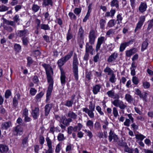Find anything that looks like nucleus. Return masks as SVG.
<instances>
[{
	"label": "nucleus",
	"instance_id": "e2e57ef3",
	"mask_svg": "<svg viewBox=\"0 0 153 153\" xmlns=\"http://www.w3.org/2000/svg\"><path fill=\"white\" fill-rule=\"evenodd\" d=\"M105 41V37L103 36H101L100 37L98 38L97 42L101 44L104 42Z\"/></svg>",
	"mask_w": 153,
	"mask_h": 153
},
{
	"label": "nucleus",
	"instance_id": "6e6d98bb",
	"mask_svg": "<svg viewBox=\"0 0 153 153\" xmlns=\"http://www.w3.org/2000/svg\"><path fill=\"white\" fill-rule=\"evenodd\" d=\"M11 91L9 90H7L6 91L5 94V97L6 99H8L9 97L11 95Z\"/></svg>",
	"mask_w": 153,
	"mask_h": 153
},
{
	"label": "nucleus",
	"instance_id": "c03bdc74",
	"mask_svg": "<svg viewBox=\"0 0 153 153\" xmlns=\"http://www.w3.org/2000/svg\"><path fill=\"white\" fill-rule=\"evenodd\" d=\"M63 58H62L59 59L58 61V64L59 67H61L63 65L65 62Z\"/></svg>",
	"mask_w": 153,
	"mask_h": 153
},
{
	"label": "nucleus",
	"instance_id": "69168bd1",
	"mask_svg": "<svg viewBox=\"0 0 153 153\" xmlns=\"http://www.w3.org/2000/svg\"><path fill=\"white\" fill-rule=\"evenodd\" d=\"M27 65L30 66L33 62V60L31 57H28L27 58Z\"/></svg>",
	"mask_w": 153,
	"mask_h": 153
},
{
	"label": "nucleus",
	"instance_id": "aec40b11",
	"mask_svg": "<svg viewBox=\"0 0 153 153\" xmlns=\"http://www.w3.org/2000/svg\"><path fill=\"white\" fill-rule=\"evenodd\" d=\"M67 116L69 118H71V120H75L76 119L77 115L73 111H69L67 114Z\"/></svg>",
	"mask_w": 153,
	"mask_h": 153
},
{
	"label": "nucleus",
	"instance_id": "bf43d9fd",
	"mask_svg": "<svg viewBox=\"0 0 153 153\" xmlns=\"http://www.w3.org/2000/svg\"><path fill=\"white\" fill-rule=\"evenodd\" d=\"M118 107H119L121 109H124L127 106L124 104L123 102L122 101Z\"/></svg>",
	"mask_w": 153,
	"mask_h": 153
},
{
	"label": "nucleus",
	"instance_id": "09e8293b",
	"mask_svg": "<svg viewBox=\"0 0 153 153\" xmlns=\"http://www.w3.org/2000/svg\"><path fill=\"white\" fill-rule=\"evenodd\" d=\"M132 81L133 83L135 85H137L139 82L138 78L136 76H133L132 79Z\"/></svg>",
	"mask_w": 153,
	"mask_h": 153
},
{
	"label": "nucleus",
	"instance_id": "8fccbe9b",
	"mask_svg": "<svg viewBox=\"0 0 153 153\" xmlns=\"http://www.w3.org/2000/svg\"><path fill=\"white\" fill-rule=\"evenodd\" d=\"M94 128L96 130H99L101 129V125L98 122H96L94 124Z\"/></svg>",
	"mask_w": 153,
	"mask_h": 153
},
{
	"label": "nucleus",
	"instance_id": "7ed1b4c3",
	"mask_svg": "<svg viewBox=\"0 0 153 153\" xmlns=\"http://www.w3.org/2000/svg\"><path fill=\"white\" fill-rule=\"evenodd\" d=\"M89 42L91 45H94L96 36L95 34V31L94 30H91L89 35Z\"/></svg>",
	"mask_w": 153,
	"mask_h": 153
},
{
	"label": "nucleus",
	"instance_id": "f03ea898",
	"mask_svg": "<svg viewBox=\"0 0 153 153\" xmlns=\"http://www.w3.org/2000/svg\"><path fill=\"white\" fill-rule=\"evenodd\" d=\"M78 62L76 55L74 56L73 62V72L75 79L76 81L78 79Z\"/></svg>",
	"mask_w": 153,
	"mask_h": 153
},
{
	"label": "nucleus",
	"instance_id": "338daca9",
	"mask_svg": "<svg viewBox=\"0 0 153 153\" xmlns=\"http://www.w3.org/2000/svg\"><path fill=\"white\" fill-rule=\"evenodd\" d=\"M123 18L120 14H118L117 16V21H118V23L119 24L121 23Z\"/></svg>",
	"mask_w": 153,
	"mask_h": 153
},
{
	"label": "nucleus",
	"instance_id": "423d86ee",
	"mask_svg": "<svg viewBox=\"0 0 153 153\" xmlns=\"http://www.w3.org/2000/svg\"><path fill=\"white\" fill-rule=\"evenodd\" d=\"M108 139L110 142H111L112 139H113L114 142H116L117 141L118 138L117 136L114 133V131L111 130L109 133Z\"/></svg>",
	"mask_w": 153,
	"mask_h": 153
},
{
	"label": "nucleus",
	"instance_id": "864d4df0",
	"mask_svg": "<svg viewBox=\"0 0 153 153\" xmlns=\"http://www.w3.org/2000/svg\"><path fill=\"white\" fill-rule=\"evenodd\" d=\"M86 125L87 126L89 127H93L94 126L93 122L91 120H89L87 121Z\"/></svg>",
	"mask_w": 153,
	"mask_h": 153
},
{
	"label": "nucleus",
	"instance_id": "ddd939ff",
	"mask_svg": "<svg viewBox=\"0 0 153 153\" xmlns=\"http://www.w3.org/2000/svg\"><path fill=\"white\" fill-rule=\"evenodd\" d=\"M147 5L146 2H141L139 7V10L140 12L143 13L146 10Z\"/></svg>",
	"mask_w": 153,
	"mask_h": 153
},
{
	"label": "nucleus",
	"instance_id": "e433bc0d",
	"mask_svg": "<svg viewBox=\"0 0 153 153\" xmlns=\"http://www.w3.org/2000/svg\"><path fill=\"white\" fill-rule=\"evenodd\" d=\"M92 76L91 74V71H87L85 72V76L88 80H90L91 79V77Z\"/></svg>",
	"mask_w": 153,
	"mask_h": 153
},
{
	"label": "nucleus",
	"instance_id": "b1692460",
	"mask_svg": "<svg viewBox=\"0 0 153 153\" xmlns=\"http://www.w3.org/2000/svg\"><path fill=\"white\" fill-rule=\"evenodd\" d=\"M42 5L46 7L48 5H53L52 0H42Z\"/></svg>",
	"mask_w": 153,
	"mask_h": 153
},
{
	"label": "nucleus",
	"instance_id": "473e14b6",
	"mask_svg": "<svg viewBox=\"0 0 153 153\" xmlns=\"http://www.w3.org/2000/svg\"><path fill=\"white\" fill-rule=\"evenodd\" d=\"M41 28L45 30H49L50 27L48 24H42L40 25Z\"/></svg>",
	"mask_w": 153,
	"mask_h": 153
},
{
	"label": "nucleus",
	"instance_id": "79ce46f5",
	"mask_svg": "<svg viewBox=\"0 0 153 153\" xmlns=\"http://www.w3.org/2000/svg\"><path fill=\"white\" fill-rule=\"evenodd\" d=\"M118 145L121 146H126V143L123 140H120L118 141Z\"/></svg>",
	"mask_w": 153,
	"mask_h": 153
},
{
	"label": "nucleus",
	"instance_id": "0e129e2a",
	"mask_svg": "<svg viewBox=\"0 0 153 153\" xmlns=\"http://www.w3.org/2000/svg\"><path fill=\"white\" fill-rule=\"evenodd\" d=\"M30 91L31 95L32 96H33L36 94L37 91L34 88H31Z\"/></svg>",
	"mask_w": 153,
	"mask_h": 153
},
{
	"label": "nucleus",
	"instance_id": "9d476101",
	"mask_svg": "<svg viewBox=\"0 0 153 153\" xmlns=\"http://www.w3.org/2000/svg\"><path fill=\"white\" fill-rule=\"evenodd\" d=\"M61 120L62 123L67 126L70 125V123L73 121V120L71 118H66L65 117H62Z\"/></svg>",
	"mask_w": 153,
	"mask_h": 153
},
{
	"label": "nucleus",
	"instance_id": "4468645a",
	"mask_svg": "<svg viewBox=\"0 0 153 153\" xmlns=\"http://www.w3.org/2000/svg\"><path fill=\"white\" fill-rule=\"evenodd\" d=\"M52 105L51 104H47L45 107V115L47 116L50 113Z\"/></svg>",
	"mask_w": 153,
	"mask_h": 153
},
{
	"label": "nucleus",
	"instance_id": "49530a36",
	"mask_svg": "<svg viewBox=\"0 0 153 153\" xmlns=\"http://www.w3.org/2000/svg\"><path fill=\"white\" fill-rule=\"evenodd\" d=\"M74 103V102L71 100H67L66 101L65 105L68 107H71Z\"/></svg>",
	"mask_w": 153,
	"mask_h": 153
},
{
	"label": "nucleus",
	"instance_id": "f704fd0d",
	"mask_svg": "<svg viewBox=\"0 0 153 153\" xmlns=\"http://www.w3.org/2000/svg\"><path fill=\"white\" fill-rule=\"evenodd\" d=\"M148 45V43L146 40L143 42L142 45L141 50L142 51H143L147 48Z\"/></svg>",
	"mask_w": 153,
	"mask_h": 153
},
{
	"label": "nucleus",
	"instance_id": "13d9d810",
	"mask_svg": "<svg viewBox=\"0 0 153 153\" xmlns=\"http://www.w3.org/2000/svg\"><path fill=\"white\" fill-rule=\"evenodd\" d=\"M61 149V144L59 143L58 144L56 147L55 152L56 153H59Z\"/></svg>",
	"mask_w": 153,
	"mask_h": 153
},
{
	"label": "nucleus",
	"instance_id": "72a5a7b5",
	"mask_svg": "<svg viewBox=\"0 0 153 153\" xmlns=\"http://www.w3.org/2000/svg\"><path fill=\"white\" fill-rule=\"evenodd\" d=\"M106 22V21L104 19H102L100 20V28L101 29L104 28Z\"/></svg>",
	"mask_w": 153,
	"mask_h": 153
},
{
	"label": "nucleus",
	"instance_id": "bb28decb",
	"mask_svg": "<svg viewBox=\"0 0 153 153\" xmlns=\"http://www.w3.org/2000/svg\"><path fill=\"white\" fill-rule=\"evenodd\" d=\"M110 5L111 7H115L117 8H119V1L117 0H113L111 1Z\"/></svg>",
	"mask_w": 153,
	"mask_h": 153
},
{
	"label": "nucleus",
	"instance_id": "cd10ccee",
	"mask_svg": "<svg viewBox=\"0 0 153 153\" xmlns=\"http://www.w3.org/2000/svg\"><path fill=\"white\" fill-rule=\"evenodd\" d=\"M73 51H71L68 54L62 58H63V59L66 62L73 55Z\"/></svg>",
	"mask_w": 153,
	"mask_h": 153
},
{
	"label": "nucleus",
	"instance_id": "f8f14e48",
	"mask_svg": "<svg viewBox=\"0 0 153 153\" xmlns=\"http://www.w3.org/2000/svg\"><path fill=\"white\" fill-rule=\"evenodd\" d=\"M83 111L87 113L88 116L91 118H93L94 117V114L93 113L94 111L89 110L87 108H83L82 109Z\"/></svg>",
	"mask_w": 153,
	"mask_h": 153
},
{
	"label": "nucleus",
	"instance_id": "dca6fc26",
	"mask_svg": "<svg viewBox=\"0 0 153 153\" xmlns=\"http://www.w3.org/2000/svg\"><path fill=\"white\" fill-rule=\"evenodd\" d=\"M137 51V49L136 48L131 49L129 50L126 51V55L127 57H130L133 54L136 53Z\"/></svg>",
	"mask_w": 153,
	"mask_h": 153
},
{
	"label": "nucleus",
	"instance_id": "0eeeda50",
	"mask_svg": "<svg viewBox=\"0 0 153 153\" xmlns=\"http://www.w3.org/2000/svg\"><path fill=\"white\" fill-rule=\"evenodd\" d=\"M135 91V94L139 96L140 97L142 98L143 100L146 101L147 93L144 92L141 94V91L138 88L136 89Z\"/></svg>",
	"mask_w": 153,
	"mask_h": 153
},
{
	"label": "nucleus",
	"instance_id": "37998d69",
	"mask_svg": "<svg viewBox=\"0 0 153 153\" xmlns=\"http://www.w3.org/2000/svg\"><path fill=\"white\" fill-rule=\"evenodd\" d=\"M39 7L38 5L34 4L33 5L32 9L34 12H36L39 10Z\"/></svg>",
	"mask_w": 153,
	"mask_h": 153
},
{
	"label": "nucleus",
	"instance_id": "2eb2a0df",
	"mask_svg": "<svg viewBox=\"0 0 153 153\" xmlns=\"http://www.w3.org/2000/svg\"><path fill=\"white\" fill-rule=\"evenodd\" d=\"M61 71V75L60 76V80L61 83L62 85H64L65 84L66 76L64 71L62 69H60Z\"/></svg>",
	"mask_w": 153,
	"mask_h": 153
},
{
	"label": "nucleus",
	"instance_id": "f3484780",
	"mask_svg": "<svg viewBox=\"0 0 153 153\" xmlns=\"http://www.w3.org/2000/svg\"><path fill=\"white\" fill-rule=\"evenodd\" d=\"M13 130L14 134L17 135L21 134L22 129L20 126L18 125L13 128Z\"/></svg>",
	"mask_w": 153,
	"mask_h": 153
},
{
	"label": "nucleus",
	"instance_id": "a211bd4d",
	"mask_svg": "<svg viewBox=\"0 0 153 153\" xmlns=\"http://www.w3.org/2000/svg\"><path fill=\"white\" fill-rule=\"evenodd\" d=\"M94 49L92 45H90L88 42L86 43L85 46V52L90 53L91 54H93V52Z\"/></svg>",
	"mask_w": 153,
	"mask_h": 153
},
{
	"label": "nucleus",
	"instance_id": "c756f323",
	"mask_svg": "<svg viewBox=\"0 0 153 153\" xmlns=\"http://www.w3.org/2000/svg\"><path fill=\"white\" fill-rule=\"evenodd\" d=\"M125 98L126 100L128 102H131L133 100V98L129 94H126L125 95Z\"/></svg>",
	"mask_w": 153,
	"mask_h": 153
},
{
	"label": "nucleus",
	"instance_id": "58836bf2",
	"mask_svg": "<svg viewBox=\"0 0 153 153\" xmlns=\"http://www.w3.org/2000/svg\"><path fill=\"white\" fill-rule=\"evenodd\" d=\"M116 78L115 77V75L114 74L111 75L110 77L109 81L112 83L115 82Z\"/></svg>",
	"mask_w": 153,
	"mask_h": 153
},
{
	"label": "nucleus",
	"instance_id": "4c0bfd02",
	"mask_svg": "<svg viewBox=\"0 0 153 153\" xmlns=\"http://www.w3.org/2000/svg\"><path fill=\"white\" fill-rule=\"evenodd\" d=\"M121 101L119 100H115L112 102V103L115 106L118 107Z\"/></svg>",
	"mask_w": 153,
	"mask_h": 153
},
{
	"label": "nucleus",
	"instance_id": "ea45409f",
	"mask_svg": "<svg viewBox=\"0 0 153 153\" xmlns=\"http://www.w3.org/2000/svg\"><path fill=\"white\" fill-rule=\"evenodd\" d=\"M21 46L18 44H15L14 46V50L17 52H19L21 49Z\"/></svg>",
	"mask_w": 153,
	"mask_h": 153
},
{
	"label": "nucleus",
	"instance_id": "680f3d73",
	"mask_svg": "<svg viewBox=\"0 0 153 153\" xmlns=\"http://www.w3.org/2000/svg\"><path fill=\"white\" fill-rule=\"evenodd\" d=\"M146 17L144 16H141L139 18V22L143 24L145 20Z\"/></svg>",
	"mask_w": 153,
	"mask_h": 153
},
{
	"label": "nucleus",
	"instance_id": "2f4dec72",
	"mask_svg": "<svg viewBox=\"0 0 153 153\" xmlns=\"http://www.w3.org/2000/svg\"><path fill=\"white\" fill-rule=\"evenodd\" d=\"M135 136L137 140H140V141H142L144 138L146 137V136L140 134H136Z\"/></svg>",
	"mask_w": 153,
	"mask_h": 153
},
{
	"label": "nucleus",
	"instance_id": "9b49d317",
	"mask_svg": "<svg viewBox=\"0 0 153 153\" xmlns=\"http://www.w3.org/2000/svg\"><path fill=\"white\" fill-rule=\"evenodd\" d=\"M39 109L38 107H36L35 109L32 110L31 113L32 117L34 119H37L39 117Z\"/></svg>",
	"mask_w": 153,
	"mask_h": 153
},
{
	"label": "nucleus",
	"instance_id": "603ef678",
	"mask_svg": "<svg viewBox=\"0 0 153 153\" xmlns=\"http://www.w3.org/2000/svg\"><path fill=\"white\" fill-rule=\"evenodd\" d=\"M84 131L86 133L87 135L89 137L90 139L91 138L93 137V134L89 130L85 129Z\"/></svg>",
	"mask_w": 153,
	"mask_h": 153
},
{
	"label": "nucleus",
	"instance_id": "774afa93",
	"mask_svg": "<svg viewBox=\"0 0 153 153\" xmlns=\"http://www.w3.org/2000/svg\"><path fill=\"white\" fill-rule=\"evenodd\" d=\"M96 109L101 115H104V113L101 111V108L100 106H97Z\"/></svg>",
	"mask_w": 153,
	"mask_h": 153
},
{
	"label": "nucleus",
	"instance_id": "f257e3e1",
	"mask_svg": "<svg viewBox=\"0 0 153 153\" xmlns=\"http://www.w3.org/2000/svg\"><path fill=\"white\" fill-rule=\"evenodd\" d=\"M42 66L45 68L47 76L48 82L49 83L46 94V100H48L49 99L53 89V82L52 76L53 74V71L52 68L49 65L43 63L42 64Z\"/></svg>",
	"mask_w": 153,
	"mask_h": 153
},
{
	"label": "nucleus",
	"instance_id": "1a4fd4ad",
	"mask_svg": "<svg viewBox=\"0 0 153 153\" xmlns=\"http://www.w3.org/2000/svg\"><path fill=\"white\" fill-rule=\"evenodd\" d=\"M29 34L28 30L24 29L23 30H18L17 31V35L20 37H25Z\"/></svg>",
	"mask_w": 153,
	"mask_h": 153
},
{
	"label": "nucleus",
	"instance_id": "20e7f679",
	"mask_svg": "<svg viewBox=\"0 0 153 153\" xmlns=\"http://www.w3.org/2000/svg\"><path fill=\"white\" fill-rule=\"evenodd\" d=\"M134 42V40L132 39L129 41L124 42L121 43L120 47V52L123 51L129 45L131 44H132Z\"/></svg>",
	"mask_w": 153,
	"mask_h": 153
},
{
	"label": "nucleus",
	"instance_id": "4d7b16f0",
	"mask_svg": "<svg viewBox=\"0 0 153 153\" xmlns=\"http://www.w3.org/2000/svg\"><path fill=\"white\" fill-rule=\"evenodd\" d=\"M115 24L114 19H112L109 21L108 23V25L110 27H112L114 26Z\"/></svg>",
	"mask_w": 153,
	"mask_h": 153
},
{
	"label": "nucleus",
	"instance_id": "412c9836",
	"mask_svg": "<svg viewBox=\"0 0 153 153\" xmlns=\"http://www.w3.org/2000/svg\"><path fill=\"white\" fill-rule=\"evenodd\" d=\"M9 150L8 146L4 144H0V152L1 153H6Z\"/></svg>",
	"mask_w": 153,
	"mask_h": 153
},
{
	"label": "nucleus",
	"instance_id": "a18cd8bd",
	"mask_svg": "<svg viewBox=\"0 0 153 153\" xmlns=\"http://www.w3.org/2000/svg\"><path fill=\"white\" fill-rule=\"evenodd\" d=\"M143 24L138 22L134 30V32H136L139 29H140Z\"/></svg>",
	"mask_w": 153,
	"mask_h": 153
},
{
	"label": "nucleus",
	"instance_id": "6ab92c4d",
	"mask_svg": "<svg viewBox=\"0 0 153 153\" xmlns=\"http://www.w3.org/2000/svg\"><path fill=\"white\" fill-rule=\"evenodd\" d=\"M12 126L11 122L10 121L5 122L3 123L1 126V128L3 129L7 130Z\"/></svg>",
	"mask_w": 153,
	"mask_h": 153
},
{
	"label": "nucleus",
	"instance_id": "4be33fe9",
	"mask_svg": "<svg viewBox=\"0 0 153 153\" xmlns=\"http://www.w3.org/2000/svg\"><path fill=\"white\" fill-rule=\"evenodd\" d=\"M101 86L100 85L97 84L93 86V92L94 94H96L100 92L101 88Z\"/></svg>",
	"mask_w": 153,
	"mask_h": 153
},
{
	"label": "nucleus",
	"instance_id": "052dcab7",
	"mask_svg": "<svg viewBox=\"0 0 153 153\" xmlns=\"http://www.w3.org/2000/svg\"><path fill=\"white\" fill-rule=\"evenodd\" d=\"M8 7L4 5H2L0 6V11L3 12L7 10Z\"/></svg>",
	"mask_w": 153,
	"mask_h": 153
},
{
	"label": "nucleus",
	"instance_id": "a19ab883",
	"mask_svg": "<svg viewBox=\"0 0 153 153\" xmlns=\"http://www.w3.org/2000/svg\"><path fill=\"white\" fill-rule=\"evenodd\" d=\"M112 113L114 116L115 118L117 117L118 115V113L117 108L114 107L113 108Z\"/></svg>",
	"mask_w": 153,
	"mask_h": 153
},
{
	"label": "nucleus",
	"instance_id": "7c9ffc66",
	"mask_svg": "<svg viewBox=\"0 0 153 153\" xmlns=\"http://www.w3.org/2000/svg\"><path fill=\"white\" fill-rule=\"evenodd\" d=\"M104 71L105 73H107L108 75H111L114 74V71L110 68L108 67H106L104 70Z\"/></svg>",
	"mask_w": 153,
	"mask_h": 153
},
{
	"label": "nucleus",
	"instance_id": "39448f33",
	"mask_svg": "<svg viewBox=\"0 0 153 153\" xmlns=\"http://www.w3.org/2000/svg\"><path fill=\"white\" fill-rule=\"evenodd\" d=\"M46 140L48 149L46 150L45 153H53L51 140L49 137H46Z\"/></svg>",
	"mask_w": 153,
	"mask_h": 153
},
{
	"label": "nucleus",
	"instance_id": "a878e982",
	"mask_svg": "<svg viewBox=\"0 0 153 153\" xmlns=\"http://www.w3.org/2000/svg\"><path fill=\"white\" fill-rule=\"evenodd\" d=\"M84 30L82 28L81 26H80V28L79 29L78 35V36L80 39H83L84 36Z\"/></svg>",
	"mask_w": 153,
	"mask_h": 153
},
{
	"label": "nucleus",
	"instance_id": "5fc2aeb1",
	"mask_svg": "<svg viewBox=\"0 0 153 153\" xmlns=\"http://www.w3.org/2000/svg\"><path fill=\"white\" fill-rule=\"evenodd\" d=\"M114 91L112 90L108 91L107 94L109 97H112L114 95Z\"/></svg>",
	"mask_w": 153,
	"mask_h": 153
},
{
	"label": "nucleus",
	"instance_id": "3c124183",
	"mask_svg": "<svg viewBox=\"0 0 153 153\" xmlns=\"http://www.w3.org/2000/svg\"><path fill=\"white\" fill-rule=\"evenodd\" d=\"M43 95L44 94L42 92H41L36 96L35 98L36 100L37 101L40 100L41 98L43 96Z\"/></svg>",
	"mask_w": 153,
	"mask_h": 153
},
{
	"label": "nucleus",
	"instance_id": "6e6552de",
	"mask_svg": "<svg viewBox=\"0 0 153 153\" xmlns=\"http://www.w3.org/2000/svg\"><path fill=\"white\" fill-rule=\"evenodd\" d=\"M118 54L116 52H114L111 54L108 58L107 61L108 62H111L115 61L117 58Z\"/></svg>",
	"mask_w": 153,
	"mask_h": 153
},
{
	"label": "nucleus",
	"instance_id": "c9c22d12",
	"mask_svg": "<svg viewBox=\"0 0 153 153\" xmlns=\"http://www.w3.org/2000/svg\"><path fill=\"white\" fill-rule=\"evenodd\" d=\"M153 26V18L148 22V24L147 30H149Z\"/></svg>",
	"mask_w": 153,
	"mask_h": 153
},
{
	"label": "nucleus",
	"instance_id": "de8ad7c7",
	"mask_svg": "<svg viewBox=\"0 0 153 153\" xmlns=\"http://www.w3.org/2000/svg\"><path fill=\"white\" fill-rule=\"evenodd\" d=\"M22 42L24 45H27L28 42V38L26 37H23L22 38Z\"/></svg>",
	"mask_w": 153,
	"mask_h": 153
},
{
	"label": "nucleus",
	"instance_id": "c85d7f7f",
	"mask_svg": "<svg viewBox=\"0 0 153 153\" xmlns=\"http://www.w3.org/2000/svg\"><path fill=\"white\" fill-rule=\"evenodd\" d=\"M82 125L80 123H78L77 125L73 127L74 131L76 132L77 130L80 131L82 127Z\"/></svg>",
	"mask_w": 153,
	"mask_h": 153
},
{
	"label": "nucleus",
	"instance_id": "393cba45",
	"mask_svg": "<svg viewBox=\"0 0 153 153\" xmlns=\"http://www.w3.org/2000/svg\"><path fill=\"white\" fill-rule=\"evenodd\" d=\"M3 23L4 24L10 25L13 27H16V24L14 21H9L5 19H3Z\"/></svg>",
	"mask_w": 153,
	"mask_h": 153
},
{
	"label": "nucleus",
	"instance_id": "5701e85b",
	"mask_svg": "<svg viewBox=\"0 0 153 153\" xmlns=\"http://www.w3.org/2000/svg\"><path fill=\"white\" fill-rule=\"evenodd\" d=\"M20 95L19 94H17L14 97L13 99V104L14 107L16 106L18 104L17 100L20 98Z\"/></svg>",
	"mask_w": 153,
	"mask_h": 153
}]
</instances>
